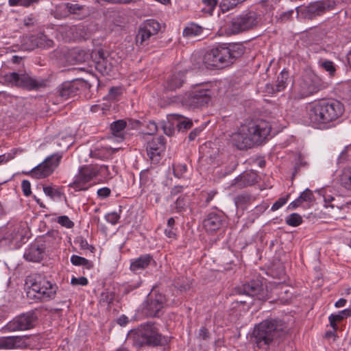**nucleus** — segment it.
<instances>
[{
  "instance_id": "obj_19",
  "label": "nucleus",
  "mask_w": 351,
  "mask_h": 351,
  "mask_svg": "<svg viewBox=\"0 0 351 351\" xmlns=\"http://www.w3.org/2000/svg\"><path fill=\"white\" fill-rule=\"evenodd\" d=\"M24 337L9 336L0 337V349H16L26 347Z\"/></svg>"
},
{
  "instance_id": "obj_56",
  "label": "nucleus",
  "mask_w": 351,
  "mask_h": 351,
  "mask_svg": "<svg viewBox=\"0 0 351 351\" xmlns=\"http://www.w3.org/2000/svg\"><path fill=\"white\" fill-rule=\"evenodd\" d=\"M22 189L25 196H29L31 194V184L28 180H23L22 182Z\"/></svg>"
},
{
  "instance_id": "obj_46",
  "label": "nucleus",
  "mask_w": 351,
  "mask_h": 351,
  "mask_svg": "<svg viewBox=\"0 0 351 351\" xmlns=\"http://www.w3.org/2000/svg\"><path fill=\"white\" fill-rule=\"evenodd\" d=\"M177 116L180 118V120H179L178 123V128L179 130H186L192 127L193 123L190 119L182 117L181 115Z\"/></svg>"
},
{
  "instance_id": "obj_3",
  "label": "nucleus",
  "mask_w": 351,
  "mask_h": 351,
  "mask_svg": "<svg viewBox=\"0 0 351 351\" xmlns=\"http://www.w3.org/2000/svg\"><path fill=\"white\" fill-rule=\"evenodd\" d=\"M288 332L287 324L280 319H266L260 323L254 331L258 347L263 348L274 340L283 337Z\"/></svg>"
},
{
  "instance_id": "obj_57",
  "label": "nucleus",
  "mask_w": 351,
  "mask_h": 351,
  "mask_svg": "<svg viewBox=\"0 0 351 351\" xmlns=\"http://www.w3.org/2000/svg\"><path fill=\"white\" fill-rule=\"evenodd\" d=\"M77 242L79 243V245H80V247H81V249H83V250L88 249V250H90L91 252L93 251L94 247L93 246L88 245V242L85 239L80 238L77 240Z\"/></svg>"
},
{
  "instance_id": "obj_6",
  "label": "nucleus",
  "mask_w": 351,
  "mask_h": 351,
  "mask_svg": "<svg viewBox=\"0 0 351 351\" xmlns=\"http://www.w3.org/2000/svg\"><path fill=\"white\" fill-rule=\"evenodd\" d=\"M327 86L328 84L313 71L306 69L299 81L298 94L300 98L306 97Z\"/></svg>"
},
{
  "instance_id": "obj_59",
  "label": "nucleus",
  "mask_w": 351,
  "mask_h": 351,
  "mask_svg": "<svg viewBox=\"0 0 351 351\" xmlns=\"http://www.w3.org/2000/svg\"><path fill=\"white\" fill-rule=\"evenodd\" d=\"M110 194V189L107 187H104L101 189H99L97 191V195L101 197H106L109 196Z\"/></svg>"
},
{
  "instance_id": "obj_52",
  "label": "nucleus",
  "mask_w": 351,
  "mask_h": 351,
  "mask_svg": "<svg viewBox=\"0 0 351 351\" xmlns=\"http://www.w3.org/2000/svg\"><path fill=\"white\" fill-rule=\"evenodd\" d=\"M122 93L121 88L119 87H112L109 90V98L116 99L118 96Z\"/></svg>"
},
{
  "instance_id": "obj_34",
  "label": "nucleus",
  "mask_w": 351,
  "mask_h": 351,
  "mask_svg": "<svg viewBox=\"0 0 351 351\" xmlns=\"http://www.w3.org/2000/svg\"><path fill=\"white\" fill-rule=\"evenodd\" d=\"M341 185L348 191H351V167L343 170L340 177Z\"/></svg>"
},
{
  "instance_id": "obj_41",
  "label": "nucleus",
  "mask_w": 351,
  "mask_h": 351,
  "mask_svg": "<svg viewBox=\"0 0 351 351\" xmlns=\"http://www.w3.org/2000/svg\"><path fill=\"white\" fill-rule=\"evenodd\" d=\"M323 196L324 202L328 206H330L331 208H339V206L338 204L333 203V202L336 201L335 195L332 193L330 191H325Z\"/></svg>"
},
{
  "instance_id": "obj_39",
  "label": "nucleus",
  "mask_w": 351,
  "mask_h": 351,
  "mask_svg": "<svg viewBox=\"0 0 351 351\" xmlns=\"http://www.w3.org/2000/svg\"><path fill=\"white\" fill-rule=\"evenodd\" d=\"M189 198L186 195L180 196L176 202V208L178 212H181L184 210L189 203Z\"/></svg>"
},
{
  "instance_id": "obj_26",
  "label": "nucleus",
  "mask_w": 351,
  "mask_h": 351,
  "mask_svg": "<svg viewBox=\"0 0 351 351\" xmlns=\"http://www.w3.org/2000/svg\"><path fill=\"white\" fill-rule=\"evenodd\" d=\"M44 247L36 245H31L24 254V258L32 262H39L43 258Z\"/></svg>"
},
{
  "instance_id": "obj_28",
  "label": "nucleus",
  "mask_w": 351,
  "mask_h": 351,
  "mask_svg": "<svg viewBox=\"0 0 351 351\" xmlns=\"http://www.w3.org/2000/svg\"><path fill=\"white\" fill-rule=\"evenodd\" d=\"M126 127V122L124 120H118L111 124L110 128L114 138L117 141H122L123 139V130Z\"/></svg>"
},
{
  "instance_id": "obj_13",
  "label": "nucleus",
  "mask_w": 351,
  "mask_h": 351,
  "mask_svg": "<svg viewBox=\"0 0 351 351\" xmlns=\"http://www.w3.org/2000/svg\"><path fill=\"white\" fill-rule=\"evenodd\" d=\"M106 169V166L100 167L99 169L97 166L93 165L82 167L80 169L79 173L76 176L71 186L76 191L86 190L88 186L84 185L96 177L99 171Z\"/></svg>"
},
{
  "instance_id": "obj_25",
  "label": "nucleus",
  "mask_w": 351,
  "mask_h": 351,
  "mask_svg": "<svg viewBox=\"0 0 351 351\" xmlns=\"http://www.w3.org/2000/svg\"><path fill=\"white\" fill-rule=\"evenodd\" d=\"M257 174L254 171H250L237 178L234 180V183L232 184L238 185L240 188H243L255 184L257 182Z\"/></svg>"
},
{
  "instance_id": "obj_21",
  "label": "nucleus",
  "mask_w": 351,
  "mask_h": 351,
  "mask_svg": "<svg viewBox=\"0 0 351 351\" xmlns=\"http://www.w3.org/2000/svg\"><path fill=\"white\" fill-rule=\"evenodd\" d=\"M185 82V73L182 71L176 72L167 77L164 85L165 88L168 90H175L180 88Z\"/></svg>"
},
{
  "instance_id": "obj_7",
  "label": "nucleus",
  "mask_w": 351,
  "mask_h": 351,
  "mask_svg": "<svg viewBox=\"0 0 351 351\" xmlns=\"http://www.w3.org/2000/svg\"><path fill=\"white\" fill-rule=\"evenodd\" d=\"M5 83L8 85L23 88L29 90H38L45 87L47 81L43 79H36L28 73H9L3 76Z\"/></svg>"
},
{
  "instance_id": "obj_54",
  "label": "nucleus",
  "mask_w": 351,
  "mask_h": 351,
  "mask_svg": "<svg viewBox=\"0 0 351 351\" xmlns=\"http://www.w3.org/2000/svg\"><path fill=\"white\" fill-rule=\"evenodd\" d=\"M202 2L206 7H208L206 12H208L210 14L217 4V0H202Z\"/></svg>"
},
{
  "instance_id": "obj_12",
  "label": "nucleus",
  "mask_w": 351,
  "mask_h": 351,
  "mask_svg": "<svg viewBox=\"0 0 351 351\" xmlns=\"http://www.w3.org/2000/svg\"><path fill=\"white\" fill-rule=\"evenodd\" d=\"M332 7V5L329 1H315L307 6L298 7L296 8L297 16L298 19H312L324 13L326 10H330Z\"/></svg>"
},
{
  "instance_id": "obj_60",
  "label": "nucleus",
  "mask_w": 351,
  "mask_h": 351,
  "mask_svg": "<svg viewBox=\"0 0 351 351\" xmlns=\"http://www.w3.org/2000/svg\"><path fill=\"white\" fill-rule=\"evenodd\" d=\"M163 131L167 136H171L174 132V129L170 125H165L162 126Z\"/></svg>"
},
{
  "instance_id": "obj_15",
  "label": "nucleus",
  "mask_w": 351,
  "mask_h": 351,
  "mask_svg": "<svg viewBox=\"0 0 351 351\" xmlns=\"http://www.w3.org/2000/svg\"><path fill=\"white\" fill-rule=\"evenodd\" d=\"M258 23L257 15L254 12H248L233 19L230 30L232 34H236L253 28Z\"/></svg>"
},
{
  "instance_id": "obj_58",
  "label": "nucleus",
  "mask_w": 351,
  "mask_h": 351,
  "mask_svg": "<svg viewBox=\"0 0 351 351\" xmlns=\"http://www.w3.org/2000/svg\"><path fill=\"white\" fill-rule=\"evenodd\" d=\"M147 128L149 130V132H147L148 134L152 135L155 134L158 130V127L155 122L154 121H149L147 124Z\"/></svg>"
},
{
  "instance_id": "obj_24",
  "label": "nucleus",
  "mask_w": 351,
  "mask_h": 351,
  "mask_svg": "<svg viewBox=\"0 0 351 351\" xmlns=\"http://www.w3.org/2000/svg\"><path fill=\"white\" fill-rule=\"evenodd\" d=\"M64 8L69 14L77 15L80 19H84L89 14L88 8L78 3H66Z\"/></svg>"
},
{
  "instance_id": "obj_30",
  "label": "nucleus",
  "mask_w": 351,
  "mask_h": 351,
  "mask_svg": "<svg viewBox=\"0 0 351 351\" xmlns=\"http://www.w3.org/2000/svg\"><path fill=\"white\" fill-rule=\"evenodd\" d=\"M351 315V308L341 311L338 314L331 315L329 317L330 326L335 330L337 328L336 322L343 319Z\"/></svg>"
},
{
  "instance_id": "obj_32",
  "label": "nucleus",
  "mask_w": 351,
  "mask_h": 351,
  "mask_svg": "<svg viewBox=\"0 0 351 351\" xmlns=\"http://www.w3.org/2000/svg\"><path fill=\"white\" fill-rule=\"evenodd\" d=\"M318 65L320 68L328 73L330 77H334L336 73V68L334 63L328 60H319Z\"/></svg>"
},
{
  "instance_id": "obj_5",
  "label": "nucleus",
  "mask_w": 351,
  "mask_h": 351,
  "mask_svg": "<svg viewBox=\"0 0 351 351\" xmlns=\"http://www.w3.org/2000/svg\"><path fill=\"white\" fill-rule=\"evenodd\" d=\"M236 58L235 51L228 47H217L207 51L202 62L207 69H221L232 64Z\"/></svg>"
},
{
  "instance_id": "obj_42",
  "label": "nucleus",
  "mask_w": 351,
  "mask_h": 351,
  "mask_svg": "<svg viewBox=\"0 0 351 351\" xmlns=\"http://www.w3.org/2000/svg\"><path fill=\"white\" fill-rule=\"evenodd\" d=\"M39 0H8V4L10 6H23L28 8L33 3H38Z\"/></svg>"
},
{
  "instance_id": "obj_62",
  "label": "nucleus",
  "mask_w": 351,
  "mask_h": 351,
  "mask_svg": "<svg viewBox=\"0 0 351 351\" xmlns=\"http://www.w3.org/2000/svg\"><path fill=\"white\" fill-rule=\"evenodd\" d=\"M302 204V202L301 201L300 197H298L289 204V208H290V209L296 208L297 207L300 206Z\"/></svg>"
},
{
  "instance_id": "obj_27",
  "label": "nucleus",
  "mask_w": 351,
  "mask_h": 351,
  "mask_svg": "<svg viewBox=\"0 0 351 351\" xmlns=\"http://www.w3.org/2000/svg\"><path fill=\"white\" fill-rule=\"evenodd\" d=\"M78 88L72 83H64L58 88L59 96L63 99H68L77 95Z\"/></svg>"
},
{
  "instance_id": "obj_16",
  "label": "nucleus",
  "mask_w": 351,
  "mask_h": 351,
  "mask_svg": "<svg viewBox=\"0 0 351 351\" xmlns=\"http://www.w3.org/2000/svg\"><path fill=\"white\" fill-rule=\"evenodd\" d=\"M237 294H245L250 297L256 296L258 300H265V296L261 280H252L244 284L242 287H237L235 290Z\"/></svg>"
},
{
  "instance_id": "obj_10",
  "label": "nucleus",
  "mask_w": 351,
  "mask_h": 351,
  "mask_svg": "<svg viewBox=\"0 0 351 351\" xmlns=\"http://www.w3.org/2000/svg\"><path fill=\"white\" fill-rule=\"evenodd\" d=\"M160 29V23L154 20L148 19L141 25L136 36V44L138 47L149 45L152 36L157 34Z\"/></svg>"
},
{
  "instance_id": "obj_31",
  "label": "nucleus",
  "mask_w": 351,
  "mask_h": 351,
  "mask_svg": "<svg viewBox=\"0 0 351 351\" xmlns=\"http://www.w3.org/2000/svg\"><path fill=\"white\" fill-rule=\"evenodd\" d=\"M202 31L203 29L202 27L192 23L184 28L183 31V35L185 37L194 38L200 36L202 33Z\"/></svg>"
},
{
  "instance_id": "obj_22",
  "label": "nucleus",
  "mask_w": 351,
  "mask_h": 351,
  "mask_svg": "<svg viewBox=\"0 0 351 351\" xmlns=\"http://www.w3.org/2000/svg\"><path fill=\"white\" fill-rule=\"evenodd\" d=\"M128 341H132V343L136 346L148 345V339L146 337V333L142 325L130 332L128 336Z\"/></svg>"
},
{
  "instance_id": "obj_51",
  "label": "nucleus",
  "mask_w": 351,
  "mask_h": 351,
  "mask_svg": "<svg viewBox=\"0 0 351 351\" xmlns=\"http://www.w3.org/2000/svg\"><path fill=\"white\" fill-rule=\"evenodd\" d=\"M119 218V215L115 212L108 213L106 215V220L112 224H116L118 222Z\"/></svg>"
},
{
  "instance_id": "obj_53",
  "label": "nucleus",
  "mask_w": 351,
  "mask_h": 351,
  "mask_svg": "<svg viewBox=\"0 0 351 351\" xmlns=\"http://www.w3.org/2000/svg\"><path fill=\"white\" fill-rule=\"evenodd\" d=\"M71 283L73 285H82L85 286L88 284V280L85 277H80V278H72Z\"/></svg>"
},
{
  "instance_id": "obj_17",
  "label": "nucleus",
  "mask_w": 351,
  "mask_h": 351,
  "mask_svg": "<svg viewBox=\"0 0 351 351\" xmlns=\"http://www.w3.org/2000/svg\"><path fill=\"white\" fill-rule=\"evenodd\" d=\"M165 142L163 136L154 138L147 146V156L152 162L157 164L161 160V154L165 151Z\"/></svg>"
},
{
  "instance_id": "obj_48",
  "label": "nucleus",
  "mask_w": 351,
  "mask_h": 351,
  "mask_svg": "<svg viewBox=\"0 0 351 351\" xmlns=\"http://www.w3.org/2000/svg\"><path fill=\"white\" fill-rule=\"evenodd\" d=\"M57 221L62 226L66 228H71L74 226V223L66 215L60 216L58 218Z\"/></svg>"
},
{
  "instance_id": "obj_8",
  "label": "nucleus",
  "mask_w": 351,
  "mask_h": 351,
  "mask_svg": "<svg viewBox=\"0 0 351 351\" xmlns=\"http://www.w3.org/2000/svg\"><path fill=\"white\" fill-rule=\"evenodd\" d=\"M211 90L208 88L195 87L184 94L181 102L182 105L189 108L202 107L210 101Z\"/></svg>"
},
{
  "instance_id": "obj_49",
  "label": "nucleus",
  "mask_w": 351,
  "mask_h": 351,
  "mask_svg": "<svg viewBox=\"0 0 351 351\" xmlns=\"http://www.w3.org/2000/svg\"><path fill=\"white\" fill-rule=\"evenodd\" d=\"M299 197L302 203L304 202H311L313 200V193L309 189H306L303 191Z\"/></svg>"
},
{
  "instance_id": "obj_38",
  "label": "nucleus",
  "mask_w": 351,
  "mask_h": 351,
  "mask_svg": "<svg viewBox=\"0 0 351 351\" xmlns=\"http://www.w3.org/2000/svg\"><path fill=\"white\" fill-rule=\"evenodd\" d=\"M288 76V72L285 71H282L278 76L276 84L277 91H281L286 87Z\"/></svg>"
},
{
  "instance_id": "obj_14",
  "label": "nucleus",
  "mask_w": 351,
  "mask_h": 351,
  "mask_svg": "<svg viewBox=\"0 0 351 351\" xmlns=\"http://www.w3.org/2000/svg\"><path fill=\"white\" fill-rule=\"evenodd\" d=\"M36 320L35 313L27 312L14 317L3 327V330L6 332L28 330L34 326Z\"/></svg>"
},
{
  "instance_id": "obj_11",
  "label": "nucleus",
  "mask_w": 351,
  "mask_h": 351,
  "mask_svg": "<svg viewBox=\"0 0 351 351\" xmlns=\"http://www.w3.org/2000/svg\"><path fill=\"white\" fill-rule=\"evenodd\" d=\"M62 157V156L60 153H56L49 156L30 171V176L36 179H42L49 176L58 166Z\"/></svg>"
},
{
  "instance_id": "obj_18",
  "label": "nucleus",
  "mask_w": 351,
  "mask_h": 351,
  "mask_svg": "<svg viewBox=\"0 0 351 351\" xmlns=\"http://www.w3.org/2000/svg\"><path fill=\"white\" fill-rule=\"evenodd\" d=\"M142 326L145 329L146 337L148 339L149 346H161L167 342V339L158 333L153 324L147 323Z\"/></svg>"
},
{
  "instance_id": "obj_40",
  "label": "nucleus",
  "mask_w": 351,
  "mask_h": 351,
  "mask_svg": "<svg viewBox=\"0 0 351 351\" xmlns=\"http://www.w3.org/2000/svg\"><path fill=\"white\" fill-rule=\"evenodd\" d=\"M302 222V217L298 213H292L286 218V223L291 226H298Z\"/></svg>"
},
{
  "instance_id": "obj_33",
  "label": "nucleus",
  "mask_w": 351,
  "mask_h": 351,
  "mask_svg": "<svg viewBox=\"0 0 351 351\" xmlns=\"http://www.w3.org/2000/svg\"><path fill=\"white\" fill-rule=\"evenodd\" d=\"M253 198L252 196L247 194H241L238 195L235 199L234 202L236 204V206L237 208H241L242 209H244L246 208V206L251 204L252 202Z\"/></svg>"
},
{
  "instance_id": "obj_43",
  "label": "nucleus",
  "mask_w": 351,
  "mask_h": 351,
  "mask_svg": "<svg viewBox=\"0 0 351 351\" xmlns=\"http://www.w3.org/2000/svg\"><path fill=\"white\" fill-rule=\"evenodd\" d=\"M38 47L45 48L51 47L53 46V40L48 39L46 36L43 34L37 36Z\"/></svg>"
},
{
  "instance_id": "obj_2",
  "label": "nucleus",
  "mask_w": 351,
  "mask_h": 351,
  "mask_svg": "<svg viewBox=\"0 0 351 351\" xmlns=\"http://www.w3.org/2000/svg\"><path fill=\"white\" fill-rule=\"evenodd\" d=\"M344 112L343 104L335 99H322L312 104L309 119L315 127L322 128L339 118Z\"/></svg>"
},
{
  "instance_id": "obj_23",
  "label": "nucleus",
  "mask_w": 351,
  "mask_h": 351,
  "mask_svg": "<svg viewBox=\"0 0 351 351\" xmlns=\"http://www.w3.org/2000/svg\"><path fill=\"white\" fill-rule=\"evenodd\" d=\"M154 261L149 254L143 255L134 261L130 264V269L133 272L139 273L147 268Z\"/></svg>"
},
{
  "instance_id": "obj_29",
  "label": "nucleus",
  "mask_w": 351,
  "mask_h": 351,
  "mask_svg": "<svg viewBox=\"0 0 351 351\" xmlns=\"http://www.w3.org/2000/svg\"><path fill=\"white\" fill-rule=\"evenodd\" d=\"M113 152L112 151V148L107 147H97L93 151H90V156L92 158L105 160L108 158V157L111 155Z\"/></svg>"
},
{
  "instance_id": "obj_50",
  "label": "nucleus",
  "mask_w": 351,
  "mask_h": 351,
  "mask_svg": "<svg viewBox=\"0 0 351 351\" xmlns=\"http://www.w3.org/2000/svg\"><path fill=\"white\" fill-rule=\"evenodd\" d=\"M186 166L185 165H178L173 167V173L178 177L180 178L186 171Z\"/></svg>"
},
{
  "instance_id": "obj_61",
  "label": "nucleus",
  "mask_w": 351,
  "mask_h": 351,
  "mask_svg": "<svg viewBox=\"0 0 351 351\" xmlns=\"http://www.w3.org/2000/svg\"><path fill=\"white\" fill-rule=\"evenodd\" d=\"M209 333H208V330L203 327L200 330H199V336L203 339H206L208 338V335Z\"/></svg>"
},
{
  "instance_id": "obj_63",
  "label": "nucleus",
  "mask_w": 351,
  "mask_h": 351,
  "mask_svg": "<svg viewBox=\"0 0 351 351\" xmlns=\"http://www.w3.org/2000/svg\"><path fill=\"white\" fill-rule=\"evenodd\" d=\"M293 10H289L288 12H284L281 16H280V19L281 21H288L290 17L291 16V15L293 14Z\"/></svg>"
},
{
  "instance_id": "obj_1",
  "label": "nucleus",
  "mask_w": 351,
  "mask_h": 351,
  "mask_svg": "<svg viewBox=\"0 0 351 351\" xmlns=\"http://www.w3.org/2000/svg\"><path fill=\"white\" fill-rule=\"evenodd\" d=\"M271 132L269 123L263 119L252 120L241 125L230 136V141L239 149L261 145Z\"/></svg>"
},
{
  "instance_id": "obj_64",
  "label": "nucleus",
  "mask_w": 351,
  "mask_h": 351,
  "mask_svg": "<svg viewBox=\"0 0 351 351\" xmlns=\"http://www.w3.org/2000/svg\"><path fill=\"white\" fill-rule=\"evenodd\" d=\"M201 132L200 129L195 128L193 131L191 132V133L189 135V138L190 141H193L195 138V137L199 134Z\"/></svg>"
},
{
  "instance_id": "obj_44",
  "label": "nucleus",
  "mask_w": 351,
  "mask_h": 351,
  "mask_svg": "<svg viewBox=\"0 0 351 351\" xmlns=\"http://www.w3.org/2000/svg\"><path fill=\"white\" fill-rule=\"evenodd\" d=\"M245 0H222L220 6L223 10H229Z\"/></svg>"
},
{
  "instance_id": "obj_45",
  "label": "nucleus",
  "mask_w": 351,
  "mask_h": 351,
  "mask_svg": "<svg viewBox=\"0 0 351 351\" xmlns=\"http://www.w3.org/2000/svg\"><path fill=\"white\" fill-rule=\"evenodd\" d=\"M114 299L112 292L106 290L101 293L99 302L103 304H109Z\"/></svg>"
},
{
  "instance_id": "obj_37",
  "label": "nucleus",
  "mask_w": 351,
  "mask_h": 351,
  "mask_svg": "<svg viewBox=\"0 0 351 351\" xmlns=\"http://www.w3.org/2000/svg\"><path fill=\"white\" fill-rule=\"evenodd\" d=\"M71 262L74 265H83L86 269H90L93 267V264L92 262L89 261L88 260L84 257H81L77 255H73L71 257Z\"/></svg>"
},
{
  "instance_id": "obj_9",
  "label": "nucleus",
  "mask_w": 351,
  "mask_h": 351,
  "mask_svg": "<svg viewBox=\"0 0 351 351\" xmlns=\"http://www.w3.org/2000/svg\"><path fill=\"white\" fill-rule=\"evenodd\" d=\"M165 295L156 291H152L143 303V313L147 317H159L166 304Z\"/></svg>"
},
{
  "instance_id": "obj_20",
  "label": "nucleus",
  "mask_w": 351,
  "mask_h": 351,
  "mask_svg": "<svg viewBox=\"0 0 351 351\" xmlns=\"http://www.w3.org/2000/svg\"><path fill=\"white\" fill-rule=\"evenodd\" d=\"M223 217L216 213H209L203 222V226L207 232H213L219 229L223 225Z\"/></svg>"
},
{
  "instance_id": "obj_47",
  "label": "nucleus",
  "mask_w": 351,
  "mask_h": 351,
  "mask_svg": "<svg viewBox=\"0 0 351 351\" xmlns=\"http://www.w3.org/2000/svg\"><path fill=\"white\" fill-rule=\"evenodd\" d=\"M44 193L51 198L60 197L62 193L57 189H54L51 186H44Z\"/></svg>"
},
{
  "instance_id": "obj_55",
  "label": "nucleus",
  "mask_w": 351,
  "mask_h": 351,
  "mask_svg": "<svg viewBox=\"0 0 351 351\" xmlns=\"http://www.w3.org/2000/svg\"><path fill=\"white\" fill-rule=\"evenodd\" d=\"M287 201V198L281 197L278 199L271 206V210L275 211L284 206Z\"/></svg>"
},
{
  "instance_id": "obj_36",
  "label": "nucleus",
  "mask_w": 351,
  "mask_h": 351,
  "mask_svg": "<svg viewBox=\"0 0 351 351\" xmlns=\"http://www.w3.org/2000/svg\"><path fill=\"white\" fill-rule=\"evenodd\" d=\"M97 54L99 56V60L97 62V67L99 70L104 73H108L110 71V67L106 64V58L105 57L104 53L101 50H99L97 51Z\"/></svg>"
},
{
  "instance_id": "obj_35",
  "label": "nucleus",
  "mask_w": 351,
  "mask_h": 351,
  "mask_svg": "<svg viewBox=\"0 0 351 351\" xmlns=\"http://www.w3.org/2000/svg\"><path fill=\"white\" fill-rule=\"evenodd\" d=\"M37 36H29L23 38L22 46L25 50L32 51L38 47Z\"/></svg>"
},
{
  "instance_id": "obj_4",
  "label": "nucleus",
  "mask_w": 351,
  "mask_h": 351,
  "mask_svg": "<svg viewBox=\"0 0 351 351\" xmlns=\"http://www.w3.org/2000/svg\"><path fill=\"white\" fill-rule=\"evenodd\" d=\"M25 287L27 298L35 301L53 299L58 289L56 284L38 274L28 276L25 280Z\"/></svg>"
}]
</instances>
